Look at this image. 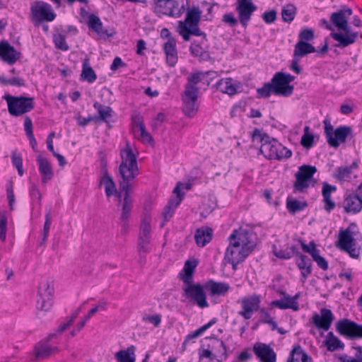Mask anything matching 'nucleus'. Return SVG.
<instances>
[{
    "mask_svg": "<svg viewBox=\"0 0 362 362\" xmlns=\"http://www.w3.org/2000/svg\"><path fill=\"white\" fill-rule=\"evenodd\" d=\"M121 163L118 168L119 185L120 194H123L122 212L121 221L124 229L128 227V221L133 207V192L135 180L139 175L136 155L129 142L120 150ZM121 197V194L119 196Z\"/></svg>",
    "mask_w": 362,
    "mask_h": 362,
    "instance_id": "1",
    "label": "nucleus"
},
{
    "mask_svg": "<svg viewBox=\"0 0 362 362\" xmlns=\"http://www.w3.org/2000/svg\"><path fill=\"white\" fill-rule=\"evenodd\" d=\"M252 233L245 229L234 230L228 238L229 245L225 252V259L236 269L238 264L245 261L255 247Z\"/></svg>",
    "mask_w": 362,
    "mask_h": 362,
    "instance_id": "2",
    "label": "nucleus"
},
{
    "mask_svg": "<svg viewBox=\"0 0 362 362\" xmlns=\"http://www.w3.org/2000/svg\"><path fill=\"white\" fill-rule=\"evenodd\" d=\"M352 10L351 8H344L337 12L333 13L331 15V22L338 29L345 32V33H331V37L334 40L338 42V44L335 45V47H337L344 48L348 47L350 45L354 44L358 36L357 32L349 33L350 27L349 26L348 19L352 15Z\"/></svg>",
    "mask_w": 362,
    "mask_h": 362,
    "instance_id": "3",
    "label": "nucleus"
},
{
    "mask_svg": "<svg viewBox=\"0 0 362 362\" xmlns=\"http://www.w3.org/2000/svg\"><path fill=\"white\" fill-rule=\"evenodd\" d=\"M4 98L7 103L9 114L14 117H20L35 107L33 98L6 95Z\"/></svg>",
    "mask_w": 362,
    "mask_h": 362,
    "instance_id": "4",
    "label": "nucleus"
},
{
    "mask_svg": "<svg viewBox=\"0 0 362 362\" xmlns=\"http://www.w3.org/2000/svg\"><path fill=\"white\" fill-rule=\"evenodd\" d=\"M209 346L199 351V362H223L227 358V349L222 340L216 339Z\"/></svg>",
    "mask_w": 362,
    "mask_h": 362,
    "instance_id": "5",
    "label": "nucleus"
},
{
    "mask_svg": "<svg viewBox=\"0 0 362 362\" xmlns=\"http://www.w3.org/2000/svg\"><path fill=\"white\" fill-rule=\"evenodd\" d=\"M323 123L327 141L332 147H339L340 144L346 142L349 136H352V129L349 126H340L334 130L329 119H325Z\"/></svg>",
    "mask_w": 362,
    "mask_h": 362,
    "instance_id": "6",
    "label": "nucleus"
},
{
    "mask_svg": "<svg viewBox=\"0 0 362 362\" xmlns=\"http://www.w3.org/2000/svg\"><path fill=\"white\" fill-rule=\"evenodd\" d=\"M151 240V217L148 214L143 216L139 228L138 237V252L141 257H144L150 252V243Z\"/></svg>",
    "mask_w": 362,
    "mask_h": 362,
    "instance_id": "7",
    "label": "nucleus"
},
{
    "mask_svg": "<svg viewBox=\"0 0 362 362\" xmlns=\"http://www.w3.org/2000/svg\"><path fill=\"white\" fill-rule=\"evenodd\" d=\"M295 77L290 74L276 72L272 77L271 82L274 87V94L284 97L291 96L294 90L293 85H290Z\"/></svg>",
    "mask_w": 362,
    "mask_h": 362,
    "instance_id": "8",
    "label": "nucleus"
},
{
    "mask_svg": "<svg viewBox=\"0 0 362 362\" xmlns=\"http://www.w3.org/2000/svg\"><path fill=\"white\" fill-rule=\"evenodd\" d=\"M37 308L42 311H49L53 305L54 285L50 279H42L38 288Z\"/></svg>",
    "mask_w": 362,
    "mask_h": 362,
    "instance_id": "9",
    "label": "nucleus"
},
{
    "mask_svg": "<svg viewBox=\"0 0 362 362\" xmlns=\"http://www.w3.org/2000/svg\"><path fill=\"white\" fill-rule=\"evenodd\" d=\"M253 139L259 138L262 143L260 151L268 159L277 160L278 153L282 148V144L274 139H270L267 134H262L258 129H255L252 133Z\"/></svg>",
    "mask_w": 362,
    "mask_h": 362,
    "instance_id": "10",
    "label": "nucleus"
},
{
    "mask_svg": "<svg viewBox=\"0 0 362 362\" xmlns=\"http://www.w3.org/2000/svg\"><path fill=\"white\" fill-rule=\"evenodd\" d=\"M30 13L32 20L37 23L51 22L57 16L52 6L43 1H35L30 7Z\"/></svg>",
    "mask_w": 362,
    "mask_h": 362,
    "instance_id": "11",
    "label": "nucleus"
},
{
    "mask_svg": "<svg viewBox=\"0 0 362 362\" xmlns=\"http://www.w3.org/2000/svg\"><path fill=\"white\" fill-rule=\"evenodd\" d=\"M338 247L353 258H358L360 255L361 249L357 246L356 240L349 228L339 231Z\"/></svg>",
    "mask_w": 362,
    "mask_h": 362,
    "instance_id": "12",
    "label": "nucleus"
},
{
    "mask_svg": "<svg viewBox=\"0 0 362 362\" xmlns=\"http://www.w3.org/2000/svg\"><path fill=\"white\" fill-rule=\"evenodd\" d=\"M317 172L315 166L303 165L299 168L296 174V182L293 185L295 192H303L308 189L313 180V175Z\"/></svg>",
    "mask_w": 362,
    "mask_h": 362,
    "instance_id": "13",
    "label": "nucleus"
},
{
    "mask_svg": "<svg viewBox=\"0 0 362 362\" xmlns=\"http://www.w3.org/2000/svg\"><path fill=\"white\" fill-rule=\"evenodd\" d=\"M184 296L194 300V302L201 308H208L209 303L206 300V296L204 287L199 284H185L183 288Z\"/></svg>",
    "mask_w": 362,
    "mask_h": 362,
    "instance_id": "14",
    "label": "nucleus"
},
{
    "mask_svg": "<svg viewBox=\"0 0 362 362\" xmlns=\"http://www.w3.org/2000/svg\"><path fill=\"white\" fill-rule=\"evenodd\" d=\"M261 300V296L256 293L243 298L240 300L242 309L238 315L245 320L251 319L252 314L259 310Z\"/></svg>",
    "mask_w": 362,
    "mask_h": 362,
    "instance_id": "15",
    "label": "nucleus"
},
{
    "mask_svg": "<svg viewBox=\"0 0 362 362\" xmlns=\"http://www.w3.org/2000/svg\"><path fill=\"white\" fill-rule=\"evenodd\" d=\"M336 330L343 336L351 339L362 338V325L348 319H342L336 323Z\"/></svg>",
    "mask_w": 362,
    "mask_h": 362,
    "instance_id": "16",
    "label": "nucleus"
},
{
    "mask_svg": "<svg viewBox=\"0 0 362 362\" xmlns=\"http://www.w3.org/2000/svg\"><path fill=\"white\" fill-rule=\"evenodd\" d=\"M256 10L257 6L253 4L252 0H237L235 11L238 13V20L244 28L248 25Z\"/></svg>",
    "mask_w": 362,
    "mask_h": 362,
    "instance_id": "17",
    "label": "nucleus"
},
{
    "mask_svg": "<svg viewBox=\"0 0 362 362\" xmlns=\"http://www.w3.org/2000/svg\"><path fill=\"white\" fill-rule=\"evenodd\" d=\"M291 250L295 254L296 264L300 271V281L304 283L307 280L308 277L312 274V261L308 256L298 251L296 246H291Z\"/></svg>",
    "mask_w": 362,
    "mask_h": 362,
    "instance_id": "18",
    "label": "nucleus"
},
{
    "mask_svg": "<svg viewBox=\"0 0 362 362\" xmlns=\"http://www.w3.org/2000/svg\"><path fill=\"white\" fill-rule=\"evenodd\" d=\"M81 16L83 19L86 21V23L89 28L93 30L100 36L109 37L112 35L111 34L108 33L107 30L103 28V23L98 16L93 13H89L84 8L81 9Z\"/></svg>",
    "mask_w": 362,
    "mask_h": 362,
    "instance_id": "19",
    "label": "nucleus"
},
{
    "mask_svg": "<svg viewBox=\"0 0 362 362\" xmlns=\"http://www.w3.org/2000/svg\"><path fill=\"white\" fill-rule=\"evenodd\" d=\"M185 6L184 0H172L170 3L165 5L164 8H157L155 11L158 15L162 14L177 18L185 13Z\"/></svg>",
    "mask_w": 362,
    "mask_h": 362,
    "instance_id": "20",
    "label": "nucleus"
},
{
    "mask_svg": "<svg viewBox=\"0 0 362 362\" xmlns=\"http://www.w3.org/2000/svg\"><path fill=\"white\" fill-rule=\"evenodd\" d=\"M334 316L331 310L322 308L320 314L315 313L313 315V323L318 329L327 331L331 327Z\"/></svg>",
    "mask_w": 362,
    "mask_h": 362,
    "instance_id": "21",
    "label": "nucleus"
},
{
    "mask_svg": "<svg viewBox=\"0 0 362 362\" xmlns=\"http://www.w3.org/2000/svg\"><path fill=\"white\" fill-rule=\"evenodd\" d=\"M341 205L345 213L356 214L362 210V199L355 191L344 195Z\"/></svg>",
    "mask_w": 362,
    "mask_h": 362,
    "instance_id": "22",
    "label": "nucleus"
},
{
    "mask_svg": "<svg viewBox=\"0 0 362 362\" xmlns=\"http://www.w3.org/2000/svg\"><path fill=\"white\" fill-rule=\"evenodd\" d=\"M299 243L303 252L310 254L320 268L323 270L328 269V262L323 257L320 256V251L317 248L314 241H310L308 245L302 240H300Z\"/></svg>",
    "mask_w": 362,
    "mask_h": 362,
    "instance_id": "23",
    "label": "nucleus"
},
{
    "mask_svg": "<svg viewBox=\"0 0 362 362\" xmlns=\"http://www.w3.org/2000/svg\"><path fill=\"white\" fill-rule=\"evenodd\" d=\"M197 93L185 90L182 96L183 112L188 117H193L198 111Z\"/></svg>",
    "mask_w": 362,
    "mask_h": 362,
    "instance_id": "24",
    "label": "nucleus"
},
{
    "mask_svg": "<svg viewBox=\"0 0 362 362\" xmlns=\"http://www.w3.org/2000/svg\"><path fill=\"white\" fill-rule=\"evenodd\" d=\"M133 132L135 136L139 139L142 142L151 143L153 138L147 132L143 117L139 115L133 116L132 117Z\"/></svg>",
    "mask_w": 362,
    "mask_h": 362,
    "instance_id": "25",
    "label": "nucleus"
},
{
    "mask_svg": "<svg viewBox=\"0 0 362 362\" xmlns=\"http://www.w3.org/2000/svg\"><path fill=\"white\" fill-rule=\"evenodd\" d=\"M253 351L261 362H276V354L269 345L263 343H256Z\"/></svg>",
    "mask_w": 362,
    "mask_h": 362,
    "instance_id": "26",
    "label": "nucleus"
},
{
    "mask_svg": "<svg viewBox=\"0 0 362 362\" xmlns=\"http://www.w3.org/2000/svg\"><path fill=\"white\" fill-rule=\"evenodd\" d=\"M18 52L7 41L0 42V58L8 64H15L21 57Z\"/></svg>",
    "mask_w": 362,
    "mask_h": 362,
    "instance_id": "27",
    "label": "nucleus"
},
{
    "mask_svg": "<svg viewBox=\"0 0 362 362\" xmlns=\"http://www.w3.org/2000/svg\"><path fill=\"white\" fill-rule=\"evenodd\" d=\"M163 49L165 56V62L168 66L174 67L178 61L177 40L175 38H170L166 40L163 45Z\"/></svg>",
    "mask_w": 362,
    "mask_h": 362,
    "instance_id": "28",
    "label": "nucleus"
},
{
    "mask_svg": "<svg viewBox=\"0 0 362 362\" xmlns=\"http://www.w3.org/2000/svg\"><path fill=\"white\" fill-rule=\"evenodd\" d=\"M177 31L185 41H189L191 35L200 36L201 40H207L206 33L202 31L198 25L190 27L185 25L182 21H178Z\"/></svg>",
    "mask_w": 362,
    "mask_h": 362,
    "instance_id": "29",
    "label": "nucleus"
},
{
    "mask_svg": "<svg viewBox=\"0 0 362 362\" xmlns=\"http://www.w3.org/2000/svg\"><path fill=\"white\" fill-rule=\"evenodd\" d=\"M36 160L38 165L39 172L42 176V182L46 184L54 177V171L52 165L47 158L41 155L37 156Z\"/></svg>",
    "mask_w": 362,
    "mask_h": 362,
    "instance_id": "30",
    "label": "nucleus"
},
{
    "mask_svg": "<svg viewBox=\"0 0 362 362\" xmlns=\"http://www.w3.org/2000/svg\"><path fill=\"white\" fill-rule=\"evenodd\" d=\"M204 288L211 296H224L230 290V286L226 282H218L211 279L205 284Z\"/></svg>",
    "mask_w": 362,
    "mask_h": 362,
    "instance_id": "31",
    "label": "nucleus"
},
{
    "mask_svg": "<svg viewBox=\"0 0 362 362\" xmlns=\"http://www.w3.org/2000/svg\"><path fill=\"white\" fill-rule=\"evenodd\" d=\"M209 74L210 71L192 73L187 78V83L185 85V90L199 93V88L197 87V84L204 81L209 76Z\"/></svg>",
    "mask_w": 362,
    "mask_h": 362,
    "instance_id": "32",
    "label": "nucleus"
},
{
    "mask_svg": "<svg viewBox=\"0 0 362 362\" xmlns=\"http://www.w3.org/2000/svg\"><path fill=\"white\" fill-rule=\"evenodd\" d=\"M198 265V262L195 259L187 260L184 264L182 270L179 274L180 279L185 284H190L194 281V274Z\"/></svg>",
    "mask_w": 362,
    "mask_h": 362,
    "instance_id": "33",
    "label": "nucleus"
},
{
    "mask_svg": "<svg viewBox=\"0 0 362 362\" xmlns=\"http://www.w3.org/2000/svg\"><path fill=\"white\" fill-rule=\"evenodd\" d=\"M299 293H296L294 296H286L281 300H276L272 302V305L281 310L291 309L294 311L299 310L298 299Z\"/></svg>",
    "mask_w": 362,
    "mask_h": 362,
    "instance_id": "34",
    "label": "nucleus"
},
{
    "mask_svg": "<svg viewBox=\"0 0 362 362\" xmlns=\"http://www.w3.org/2000/svg\"><path fill=\"white\" fill-rule=\"evenodd\" d=\"M55 334L50 335L49 339L53 338ZM35 356L38 359H44L57 351V348L55 346H52L49 343V340L40 342L35 346Z\"/></svg>",
    "mask_w": 362,
    "mask_h": 362,
    "instance_id": "35",
    "label": "nucleus"
},
{
    "mask_svg": "<svg viewBox=\"0 0 362 362\" xmlns=\"http://www.w3.org/2000/svg\"><path fill=\"white\" fill-rule=\"evenodd\" d=\"M337 191V187L324 182L322 185V194L325 203V210L327 212L333 211L336 206L335 202L332 199V193Z\"/></svg>",
    "mask_w": 362,
    "mask_h": 362,
    "instance_id": "36",
    "label": "nucleus"
},
{
    "mask_svg": "<svg viewBox=\"0 0 362 362\" xmlns=\"http://www.w3.org/2000/svg\"><path fill=\"white\" fill-rule=\"evenodd\" d=\"M206 42L207 40H201L199 42L194 40L189 47L191 54L194 57H199L201 60L209 59L210 56L206 49Z\"/></svg>",
    "mask_w": 362,
    "mask_h": 362,
    "instance_id": "37",
    "label": "nucleus"
},
{
    "mask_svg": "<svg viewBox=\"0 0 362 362\" xmlns=\"http://www.w3.org/2000/svg\"><path fill=\"white\" fill-rule=\"evenodd\" d=\"M213 229L207 226L198 228L195 232L194 240L199 247L206 246L213 238Z\"/></svg>",
    "mask_w": 362,
    "mask_h": 362,
    "instance_id": "38",
    "label": "nucleus"
},
{
    "mask_svg": "<svg viewBox=\"0 0 362 362\" xmlns=\"http://www.w3.org/2000/svg\"><path fill=\"white\" fill-rule=\"evenodd\" d=\"M136 348L134 345L128 346L126 349H121L115 354L117 362H136Z\"/></svg>",
    "mask_w": 362,
    "mask_h": 362,
    "instance_id": "39",
    "label": "nucleus"
},
{
    "mask_svg": "<svg viewBox=\"0 0 362 362\" xmlns=\"http://www.w3.org/2000/svg\"><path fill=\"white\" fill-rule=\"evenodd\" d=\"M202 12L198 6H192L187 10L186 17L185 21H181L185 25L187 26L198 25Z\"/></svg>",
    "mask_w": 362,
    "mask_h": 362,
    "instance_id": "40",
    "label": "nucleus"
},
{
    "mask_svg": "<svg viewBox=\"0 0 362 362\" xmlns=\"http://www.w3.org/2000/svg\"><path fill=\"white\" fill-rule=\"evenodd\" d=\"M216 89L225 94L233 95L237 93V87L231 78L220 79L216 84Z\"/></svg>",
    "mask_w": 362,
    "mask_h": 362,
    "instance_id": "41",
    "label": "nucleus"
},
{
    "mask_svg": "<svg viewBox=\"0 0 362 362\" xmlns=\"http://www.w3.org/2000/svg\"><path fill=\"white\" fill-rule=\"evenodd\" d=\"M357 168V165L354 163L349 166H341L337 168L334 177L340 182L349 181L351 178L353 170Z\"/></svg>",
    "mask_w": 362,
    "mask_h": 362,
    "instance_id": "42",
    "label": "nucleus"
},
{
    "mask_svg": "<svg viewBox=\"0 0 362 362\" xmlns=\"http://www.w3.org/2000/svg\"><path fill=\"white\" fill-rule=\"evenodd\" d=\"M324 344L329 351L342 350L344 348V343L332 332L327 333Z\"/></svg>",
    "mask_w": 362,
    "mask_h": 362,
    "instance_id": "43",
    "label": "nucleus"
},
{
    "mask_svg": "<svg viewBox=\"0 0 362 362\" xmlns=\"http://www.w3.org/2000/svg\"><path fill=\"white\" fill-rule=\"evenodd\" d=\"M315 52V48L311 44L305 42H298L294 47V57H303Z\"/></svg>",
    "mask_w": 362,
    "mask_h": 362,
    "instance_id": "44",
    "label": "nucleus"
},
{
    "mask_svg": "<svg viewBox=\"0 0 362 362\" xmlns=\"http://www.w3.org/2000/svg\"><path fill=\"white\" fill-rule=\"evenodd\" d=\"M287 362H312V358L309 357L300 347L295 346Z\"/></svg>",
    "mask_w": 362,
    "mask_h": 362,
    "instance_id": "45",
    "label": "nucleus"
},
{
    "mask_svg": "<svg viewBox=\"0 0 362 362\" xmlns=\"http://www.w3.org/2000/svg\"><path fill=\"white\" fill-rule=\"evenodd\" d=\"M81 78L89 83H93L97 79V75L88 59H86L83 63Z\"/></svg>",
    "mask_w": 362,
    "mask_h": 362,
    "instance_id": "46",
    "label": "nucleus"
},
{
    "mask_svg": "<svg viewBox=\"0 0 362 362\" xmlns=\"http://www.w3.org/2000/svg\"><path fill=\"white\" fill-rule=\"evenodd\" d=\"M93 107L97 110L98 113V122H107V119L112 117L113 110L109 106H105L98 102L93 103Z\"/></svg>",
    "mask_w": 362,
    "mask_h": 362,
    "instance_id": "47",
    "label": "nucleus"
},
{
    "mask_svg": "<svg viewBox=\"0 0 362 362\" xmlns=\"http://www.w3.org/2000/svg\"><path fill=\"white\" fill-rule=\"evenodd\" d=\"M181 203V199H171L168 204L165 207L163 212V216L164 221L160 224V227H163L165 223L168 221L170 218L173 216L175 209Z\"/></svg>",
    "mask_w": 362,
    "mask_h": 362,
    "instance_id": "48",
    "label": "nucleus"
},
{
    "mask_svg": "<svg viewBox=\"0 0 362 362\" xmlns=\"http://www.w3.org/2000/svg\"><path fill=\"white\" fill-rule=\"evenodd\" d=\"M101 184L105 186V191L107 197H111L117 193L116 185L112 177L105 172L101 179Z\"/></svg>",
    "mask_w": 362,
    "mask_h": 362,
    "instance_id": "49",
    "label": "nucleus"
},
{
    "mask_svg": "<svg viewBox=\"0 0 362 362\" xmlns=\"http://www.w3.org/2000/svg\"><path fill=\"white\" fill-rule=\"evenodd\" d=\"M303 134L301 137L300 144L307 149L310 148L313 146L314 141V134L310 132V128L309 126H305L303 129Z\"/></svg>",
    "mask_w": 362,
    "mask_h": 362,
    "instance_id": "50",
    "label": "nucleus"
},
{
    "mask_svg": "<svg viewBox=\"0 0 362 362\" xmlns=\"http://www.w3.org/2000/svg\"><path fill=\"white\" fill-rule=\"evenodd\" d=\"M296 14V8L293 4H287L281 11V17L284 22L291 23Z\"/></svg>",
    "mask_w": 362,
    "mask_h": 362,
    "instance_id": "51",
    "label": "nucleus"
},
{
    "mask_svg": "<svg viewBox=\"0 0 362 362\" xmlns=\"http://www.w3.org/2000/svg\"><path fill=\"white\" fill-rule=\"evenodd\" d=\"M307 206L308 204L306 202H300L296 199H288L286 202V207L288 210L292 214H296L303 211Z\"/></svg>",
    "mask_w": 362,
    "mask_h": 362,
    "instance_id": "52",
    "label": "nucleus"
},
{
    "mask_svg": "<svg viewBox=\"0 0 362 362\" xmlns=\"http://www.w3.org/2000/svg\"><path fill=\"white\" fill-rule=\"evenodd\" d=\"M53 42L55 47L62 51H67L69 47L66 41V36L62 33H57L53 35Z\"/></svg>",
    "mask_w": 362,
    "mask_h": 362,
    "instance_id": "53",
    "label": "nucleus"
},
{
    "mask_svg": "<svg viewBox=\"0 0 362 362\" xmlns=\"http://www.w3.org/2000/svg\"><path fill=\"white\" fill-rule=\"evenodd\" d=\"M216 322V319L214 318L211 320H210L207 324L200 327L199 329L193 332L192 333L189 334L186 337L185 341H189L192 339L197 338L202 335L204 332L208 329L209 327H211L214 324H215Z\"/></svg>",
    "mask_w": 362,
    "mask_h": 362,
    "instance_id": "54",
    "label": "nucleus"
},
{
    "mask_svg": "<svg viewBox=\"0 0 362 362\" xmlns=\"http://www.w3.org/2000/svg\"><path fill=\"white\" fill-rule=\"evenodd\" d=\"M7 213L5 211H0V240L2 242L6 240L7 232Z\"/></svg>",
    "mask_w": 362,
    "mask_h": 362,
    "instance_id": "55",
    "label": "nucleus"
},
{
    "mask_svg": "<svg viewBox=\"0 0 362 362\" xmlns=\"http://www.w3.org/2000/svg\"><path fill=\"white\" fill-rule=\"evenodd\" d=\"M315 37V33L312 28H303L298 34V41L308 42Z\"/></svg>",
    "mask_w": 362,
    "mask_h": 362,
    "instance_id": "56",
    "label": "nucleus"
},
{
    "mask_svg": "<svg viewBox=\"0 0 362 362\" xmlns=\"http://www.w3.org/2000/svg\"><path fill=\"white\" fill-rule=\"evenodd\" d=\"M45 224L43 227V232H42V241L45 242L49 234V229L52 224V214L50 210H48L46 211L45 216Z\"/></svg>",
    "mask_w": 362,
    "mask_h": 362,
    "instance_id": "57",
    "label": "nucleus"
},
{
    "mask_svg": "<svg viewBox=\"0 0 362 362\" xmlns=\"http://www.w3.org/2000/svg\"><path fill=\"white\" fill-rule=\"evenodd\" d=\"M258 97L262 98H267L270 97L272 93H274V87L272 82L265 83L262 88L257 90Z\"/></svg>",
    "mask_w": 362,
    "mask_h": 362,
    "instance_id": "58",
    "label": "nucleus"
},
{
    "mask_svg": "<svg viewBox=\"0 0 362 362\" xmlns=\"http://www.w3.org/2000/svg\"><path fill=\"white\" fill-rule=\"evenodd\" d=\"M81 307H79L78 308H77L71 315V316L70 317V319L65 323L61 325L59 328H58V332L59 333H62L64 331H65L66 329H69L71 325L72 324L74 323V322L75 321V320L77 318V317L78 316L79 313H81Z\"/></svg>",
    "mask_w": 362,
    "mask_h": 362,
    "instance_id": "59",
    "label": "nucleus"
},
{
    "mask_svg": "<svg viewBox=\"0 0 362 362\" xmlns=\"http://www.w3.org/2000/svg\"><path fill=\"white\" fill-rule=\"evenodd\" d=\"M273 252L276 257L283 259H288L295 255V254L291 250V247H290L289 250H277L276 247H274Z\"/></svg>",
    "mask_w": 362,
    "mask_h": 362,
    "instance_id": "60",
    "label": "nucleus"
},
{
    "mask_svg": "<svg viewBox=\"0 0 362 362\" xmlns=\"http://www.w3.org/2000/svg\"><path fill=\"white\" fill-rule=\"evenodd\" d=\"M12 163L16 168L20 176H23L24 171L23 169V158L21 154L13 153L12 155Z\"/></svg>",
    "mask_w": 362,
    "mask_h": 362,
    "instance_id": "61",
    "label": "nucleus"
},
{
    "mask_svg": "<svg viewBox=\"0 0 362 362\" xmlns=\"http://www.w3.org/2000/svg\"><path fill=\"white\" fill-rule=\"evenodd\" d=\"M191 188H192V184L191 183H189V182H187V183L178 182L177 186L174 189L173 192L175 194H176L177 199H181V200H182L185 194L182 193L181 190L182 189L189 190Z\"/></svg>",
    "mask_w": 362,
    "mask_h": 362,
    "instance_id": "62",
    "label": "nucleus"
},
{
    "mask_svg": "<svg viewBox=\"0 0 362 362\" xmlns=\"http://www.w3.org/2000/svg\"><path fill=\"white\" fill-rule=\"evenodd\" d=\"M142 320L153 325L156 327H158L161 322V315L156 314L153 315H144Z\"/></svg>",
    "mask_w": 362,
    "mask_h": 362,
    "instance_id": "63",
    "label": "nucleus"
},
{
    "mask_svg": "<svg viewBox=\"0 0 362 362\" xmlns=\"http://www.w3.org/2000/svg\"><path fill=\"white\" fill-rule=\"evenodd\" d=\"M238 21L233 13H226L223 16L222 21L230 27H235L238 25Z\"/></svg>",
    "mask_w": 362,
    "mask_h": 362,
    "instance_id": "64",
    "label": "nucleus"
}]
</instances>
